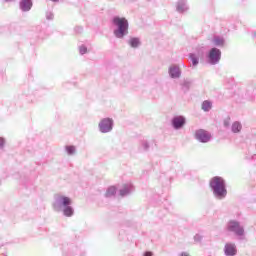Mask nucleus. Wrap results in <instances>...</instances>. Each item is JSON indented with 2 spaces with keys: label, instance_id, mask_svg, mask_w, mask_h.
<instances>
[{
  "label": "nucleus",
  "instance_id": "nucleus-1",
  "mask_svg": "<svg viewBox=\"0 0 256 256\" xmlns=\"http://www.w3.org/2000/svg\"><path fill=\"white\" fill-rule=\"evenodd\" d=\"M73 199L63 194L56 193L52 202V209L55 213H62L64 217H73L75 209H73Z\"/></svg>",
  "mask_w": 256,
  "mask_h": 256
},
{
  "label": "nucleus",
  "instance_id": "nucleus-2",
  "mask_svg": "<svg viewBox=\"0 0 256 256\" xmlns=\"http://www.w3.org/2000/svg\"><path fill=\"white\" fill-rule=\"evenodd\" d=\"M209 185L215 199L221 201L227 197L225 179L219 176L213 177L211 178Z\"/></svg>",
  "mask_w": 256,
  "mask_h": 256
},
{
  "label": "nucleus",
  "instance_id": "nucleus-3",
  "mask_svg": "<svg viewBox=\"0 0 256 256\" xmlns=\"http://www.w3.org/2000/svg\"><path fill=\"white\" fill-rule=\"evenodd\" d=\"M112 23L116 29H114V37L116 39H123L126 35H129V21L123 17L115 16L112 19Z\"/></svg>",
  "mask_w": 256,
  "mask_h": 256
},
{
  "label": "nucleus",
  "instance_id": "nucleus-4",
  "mask_svg": "<svg viewBox=\"0 0 256 256\" xmlns=\"http://www.w3.org/2000/svg\"><path fill=\"white\" fill-rule=\"evenodd\" d=\"M226 229L229 233H234L240 241L245 239V227L241 225V222L237 220H230L226 225Z\"/></svg>",
  "mask_w": 256,
  "mask_h": 256
},
{
  "label": "nucleus",
  "instance_id": "nucleus-5",
  "mask_svg": "<svg viewBox=\"0 0 256 256\" xmlns=\"http://www.w3.org/2000/svg\"><path fill=\"white\" fill-rule=\"evenodd\" d=\"M115 125V122L112 118H103L98 123V131L100 133H111L113 131V127Z\"/></svg>",
  "mask_w": 256,
  "mask_h": 256
},
{
  "label": "nucleus",
  "instance_id": "nucleus-6",
  "mask_svg": "<svg viewBox=\"0 0 256 256\" xmlns=\"http://www.w3.org/2000/svg\"><path fill=\"white\" fill-rule=\"evenodd\" d=\"M221 61V50L218 48H212L207 54V62L209 65H217Z\"/></svg>",
  "mask_w": 256,
  "mask_h": 256
},
{
  "label": "nucleus",
  "instance_id": "nucleus-7",
  "mask_svg": "<svg viewBox=\"0 0 256 256\" xmlns=\"http://www.w3.org/2000/svg\"><path fill=\"white\" fill-rule=\"evenodd\" d=\"M185 125H187V118L183 115H177L171 119V126L175 131L183 129Z\"/></svg>",
  "mask_w": 256,
  "mask_h": 256
},
{
  "label": "nucleus",
  "instance_id": "nucleus-8",
  "mask_svg": "<svg viewBox=\"0 0 256 256\" xmlns=\"http://www.w3.org/2000/svg\"><path fill=\"white\" fill-rule=\"evenodd\" d=\"M194 137L199 143H209V141H211V133L204 129L196 130Z\"/></svg>",
  "mask_w": 256,
  "mask_h": 256
},
{
  "label": "nucleus",
  "instance_id": "nucleus-9",
  "mask_svg": "<svg viewBox=\"0 0 256 256\" xmlns=\"http://www.w3.org/2000/svg\"><path fill=\"white\" fill-rule=\"evenodd\" d=\"M168 75L171 79H180L182 75L181 66L177 64H172L168 68Z\"/></svg>",
  "mask_w": 256,
  "mask_h": 256
},
{
  "label": "nucleus",
  "instance_id": "nucleus-10",
  "mask_svg": "<svg viewBox=\"0 0 256 256\" xmlns=\"http://www.w3.org/2000/svg\"><path fill=\"white\" fill-rule=\"evenodd\" d=\"M225 256H235L237 255V244L234 242H226L223 248Z\"/></svg>",
  "mask_w": 256,
  "mask_h": 256
},
{
  "label": "nucleus",
  "instance_id": "nucleus-11",
  "mask_svg": "<svg viewBox=\"0 0 256 256\" xmlns=\"http://www.w3.org/2000/svg\"><path fill=\"white\" fill-rule=\"evenodd\" d=\"M135 191V188H133V184H125L120 190H119V196L120 197H127V195H131Z\"/></svg>",
  "mask_w": 256,
  "mask_h": 256
},
{
  "label": "nucleus",
  "instance_id": "nucleus-12",
  "mask_svg": "<svg viewBox=\"0 0 256 256\" xmlns=\"http://www.w3.org/2000/svg\"><path fill=\"white\" fill-rule=\"evenodd\" d=\"M33 7V0H21L19 2V8L22 10L23 13L29 12L30 9Z\"/></svg>",
  "mask_w": 256,
  "mask_h": 256
},
{
  "label": "nucleus",
  "instance_id": "nucleus-13",
  "mask_svg": "<svg viewBox=\"0 0 256 256\" xmlns=\"http://www.w3.org/2000/svg\"><path fill=\"white\" fill-rule=\"evenodd\" d=\"M127 45L132 49H139L141 47V38L132 36L127 40Z\"/></svg>",
  "mask_w": 256,
  "mask_h": 256
},
{
  "label": "nucleus",
  "instance_id": "nucleus-14",
  "mask_svg": "<svg viewBox=\"0 0 256 256\" xmlns=\"http://www.w3.org/2000/svg\"><path fill=\"white\" fill-rule=\"evenodd\" d=\"M176 11L178 13H186V11H189V5H187V0H180L176 4Z\"/></svg>",
  "mask_w": 256,
  "mask_h": 256
},
{
  "label": "nucleus",
  "instance_id": "nucleus-15",
  "mask_svg": "<svg viewBox=\"0 0 256 256\" xmlns=\"http://www.w3.org/2000/svg\"><path fill=\"white\" fill-rule=\"evenodd\" d=\"M149 149H151V142H149V140H141L138 146V150L143 153L149 151Z\"/></svg>",
  "mask_w": 256,
  "mask_h": 256
},
{
  "label": "nucleus",
  "instance_id": "nucleus-16",
  "mask_svg": "<svg viewBox=\"0 0 256 256\" xmlns=\"http://www.w3.org/2000/svg\"><path fill=\"white\" fill-rule=\"evenodd\" d=\"M212 43L215 45V47H223L225 45V38L221 36H214Z\"/></svg>",
  "mask_w": 256,
  "mask_h": 256
},
{
  "label": "nucleus",
  "instance_id": "nucleus-17",
  "mask_svg": "<svg viewBox=\"0 0 256 256\" xmlns=\"http://www.w3.org/2000/svg\"><path fill=\"white\" fill-rule=\"evenodd\" d=\"M242 129H243V124H241V122L235 121L234 123H232V126H231L232 133H239Z\"/></svg>",
  "mask_w": 256,
  "mask_h": 256
},
{
  "label": "nucleus",
  "instance_id": "nucleus-18",
  "mask_svg": "<svg viewBox=\"0 0 256 256\" xmlns=\"http://www.w3.org/2000/svg\"><path fill=\"white\" fill-rule=\"evenodd\" d=\"M65 153L69 156H73L77 154V147L73 146V145H67L65 146Z\"/></svg>",
  "mask_w": 256,
  "mask_h": 256
},
{
  "label": "nucleus",
  "instance_id": "nucleus-19",
  "mask_svg": "<svg viewBox=\"0 0 256 256\" xmlns=\"http://www.w3.org/2000/svg\"><path fill=\"white\" fill-rule=\"evenodd\" d=\"M189 59L192 63V67H197V65H199V55L198 54L190 53Z\"/></svg>",
  "mask_w": 256,
  "mask_h": 256
},
{
  "label": "nucleus",
  "instance_id": "nucleus-20",
  "mask_svg": "<svg viewBox=\"0 0 256 256\" xmlns=\"http://www.w3.org/2000/svg\"><path fill=\"white\" fill-rule=\"evenodd\" d=\"M117 193V188L115 186H110L105 193V197H107L108 199L111 197H115Z\"/></svg>",
  "mask_w": 256,
  "mask_h": 256
},
{
  "label": "nucleus",
  "instance_id": "nucleus-21",
  "mask_svg": "<svg viewBox=\"0 0 256 256\" xmlns=\"http://www.w3.org/2000/svg\"><path fill=\"white\" fill-rule=\"evenodd\" d=\"M211 107H213V104L209 100H205L202 103V109L207 113L211 111Z\"/></svg>",
  "mask_w": 256,
  "mask_h": 256
},
{
  "label": "nucleus",
  "instance_id": "nucleus-22",
  "mask_svg": "<svg viewBox=\"0 0 256 256\" xmlns=\"http://www.w3.org/2000/svg\"><path fill=\"white\" fill-rule=\"evenodd\" d=\"M190 87H191V81L184 80L183 83H182V89L184 91H189Z\"/></svg>",
  "mask_w": 256,
  "mask_h": 256
},
{
  "label": "nucleus",
  "instance_id": "nucleus-23",
  "mask_svg": "<svg viewBox=\"0 0 256 256\" xmlns=\"http://www.w3.org/2000/svg\"><path fill=\"white\" fill-rule=\"evenodd\" d=\"M5 145H7V140L4 137H0V151L5 149Z\"/></svg>",
  "mask_w": 256,
  "mask_h": 256
},
{
  "label": "nucleus",
  "instance_id": "nucleus-24",
  "mask_svg": "<svg viewBox=\"0 0 256 256\" xmlns=\"http://www.w3.org/2000/svg\"><path fill=\"white\" fill-rule=\"evenodd\" d=\"M54 17L55 16H54L53 12H51V11L46 12V19L48 21H53Z\"/></svg>",
  "mask_w": 256,
  "mask_h": 256
},
{
  "label": "nucleus",
  "instance_id": "nucleus-25",
  "mask_svg": "<svg viewBox=\"0 0 256 256\" xmlns=\"http://www.w3.org/2000/svg\"><path fill=\"white\" fill-rule=\"evenodd\" d=\"M79 53H80V55H85V53H87V46L81 45L79 47Z\"/></svg>",
  "mask_w": 256,
  "mask_h": 256
},
{
  "label": "nucleus",
  "instance_id": "nucleus-26",
  "mask_svg": "<svg viewBox=\"0 0 256 256\" xmlns=\"http://www.w3.org/2000/svg\"><path fill=\"white\" fill-rule=\"evenodd\" d=\"M194 241L195 243H201V241H203V236L201 234H196L194 236Z\"/></svg>",
  "mask_w": 256,
  "mask_h": 256
},
{
  "label": "nucleus",
  "instance_id": "nucleus-27",
  "mask_svg": "<svg viewBox=\"0 0 256 256\" xmlns=\"http://www.w3.org/2000/svg\"><path fill=\"white\" fill-rule=\"evenodd\" d=\"M224 127H230L231 125V118H226L223 122Z\"/></svg>",
  "mask_w": 256,
  "mask_h": 256
},
{
  "label": "nucleus",
  "instance_id": "nucleus-28",
  "mask_svg": "<svg viewBox=\"0 0 256 256\" xmlns=\"http://www.w3.org/2000/svg\"><path fill=\"white\" fill-rule=\"evenodd\" d=\"M75 31H76V33H82L83 27H76Z\"/></svg>",
  "mask_w": 256,
  "mask_h": 256
},
{
  "label": "nucleus",
  "instance_id": "nucleus-29",
  "mask_svg": "<svg viewBox=\"0 0 256 256\" xmlns=\"http://www.w3.org/2000/svg\"><path fill=\"white\" fill-rule=\"evenodd\" d=\"M179 256H190V255L188 254V252H181V253L179 254Z\"/></svg>",
  "mask_w": 256,
  "mask_h": 256
},
{
  "label": "nucleus",
  "instance_id": "nucleus-30",
  "mask_svg": "<svg viewBox=\"0 0 256 256\" xmlns=\"http://www.w3.org/2000/svg\"><path fill=\"white\" fill-rule=\"evenodd\" d=\"M144 256H153V253H151V252H146V253H144Z\"/></svg>",
  "mask_w": 256,
  "mask_h": 256
},
{
  "label": "nucleus",
  "instance_id": "nucleus-31",
  "mask_svg": "<svg viewBox=\"0 0 256 256\" xmlns=\"http://www.w3.org/2000/svg\"><path fill=\"white\" fill-rule=\"evenodd\" d=\"M15 0H4L5 3H12Z\"/></svg>",
  "mask_w": 256,
  "mask_h": 256
},
{
  "label": "nucleus",
  "instance_id": "nucleus-32",
  "mask_svg": "<svg viewBox=\"0 0 256 256\" xmlns=\"http://www.w3.org/2000/svg\"><path fill=\"white\" fill-rule=\"evenodd\" d=\"M52 3H59V0H50Z\"/></svg>",
  "mask_w": 256,
  "mask_h": 256
},
{
  "label": "nucleus",
  "instance_id": "nucleus-33",
  "mask_svg": "<svg viewBox=\"0 0 256 256\" xmlns=\"http://www.w3.org/2000/svg\"><path fill=\"white\" fill-rule=\"evenodd\" d=\"M252 159H256V155H254V156L252 157Z\"/></svg>",
  "mask_w": 256,
  "mask_h": 256
},
{
  "label": "nucleus",
  "instance_id": "nucleus-34",
  "mask_svg": "<svg viewBox=\"0 0 256 256\" xmlns=\"http://www.w3.org/2000/svg\"><path fill=\"white\" fill-rule=\"evenodd\" d=\"M0 256H5V255L1 254Z\"/></svg>",
  "mask_w": 256,
  "mask_h": 256
}]
</instances>
